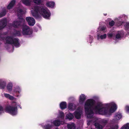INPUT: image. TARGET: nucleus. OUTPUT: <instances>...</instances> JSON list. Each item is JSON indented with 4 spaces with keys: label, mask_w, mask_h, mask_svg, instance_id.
Wrapping results in <instances>:
<instances>
[{
    "label": "nucleus",
    "mask_w": 129,
    "mask_h": 129,
    "mask_svg": "<svg viewBox=\"0 0 129 129\" xmlns=\"http://www.w3.org/2000/svg\"><path fill=\"white\" fill-rule=\"evenodd\" d=\"M74 115L75 118L77 119H79L81 118V114L80 112L75 111L74 113Z\"/></svg>",
    "instance_id": "obj_15"
},
{
    "label": "nucleus",
    "mask_w": 129,
    "mask_h": 129,
    "mask_svg": "<svg viewBox=\"0 0 129 129\" xmlns=\"http://www.w3.org/2000/svg\"><path fill=\"white\" fill-rule=\"evenodd\" d=\"M86 99V97L83 94L80 95L79 97V102L81 104H82L85 101Z\"/></svg>",
    "instance_id": "obj_12"
},
{
    "label": "nucleus",
    "mask_w": 129,
    "mask_h": 129,
    "mask_svg": "<svg viewBox=\"0 0 129 129\" xmlns=\"http://www.w3.org/2000/svg\"><path fill=\"white\" fill-rule=\"evenodd\" d=\"M6 41L7 43L13 44L16 47L18 46L19 45V39L18 38H13L12 37L8 36L6 37Z\"/></svg>",
    "instance_id": "obj_5"
},
{
    "label": "nucleus",
    "mask_w": 129,
    "mask_h": 129,
    "mask_svg": "<svg viewBox=\"0 0 129 129\" xmlns=\"http://www.w3.org/2000/svg\"><path fill=\"white\" fill-rule=\"evenodd\" d=\"M6 13L7 12L5 9L3 10L2 12L0 13V18L6 15Z\"/></svg>",
    "instance_id": "obj_25"
},
{
    "label": "nucleus",
    "mask_w": 129,
    "mask_h": 129,
    "mask_svg": "<svg viewBox=\"0 0 129 129\" xmlns=\"http://www.w3.org/2000/svg\"><path fill=\"white\" fill-rule=\"evenodd\" d=\"M102 123L104 125H105L108 122L107 120H103L101 121Z\"/></svg>",
    "instance_id": "obj_36"
},
{
    "label": "nucleus",
    "mask_w": 129,
    "mask_h": 129,
    "mask_svg": "<svg viewBox=\"0 0 129 129\" xmlns=\"http://www.w3.org/2000/svg\"><path fill=\"white\" fill-rule=\"evenodd\" d=\"M4 111V109L3 107L0 105V111Z\"/></svg>",
    "instance_id": "obj_45"
},
{
    "label": "nucleus",
    "mask_w": 129,
    "mask_h": 129,
    "mask_svg": "<svg viewBox=\"0 0 129 129\" xmlns=\"http://www.w3.org/2000/svg\"><path fill=\"white\" fill-rule=\"evenodd\" d=\"M26 20L28 23L29 25L33 26L34 25L35 23V21L33 18L30 17H26Z\"/></svg>",
    "instance_id": "obj_9"
},
{
    "label": "nucleus",
    "mask_w": 129,
    "mask_h": 129,
    "mask_svg": "<svg viewBox=\"0 0 129 129\" xmlns=\"http://www.w3.org/2000/svg\"><path fill=\"white\" fill-rule=\"evenodd\" d=\"M52 126L49 124L45 125H44V127L45 129H51Z\"/></svg>",
    "instance_id": "obj_29"
},
{
    "label": "nucleus",
    "mask_w": 129,
    "mask_h": 129,
    "mask_svg": "<svg viewBox=\"0 0 129 129\" xmlns=\"http://www.w3.org/2000/svg\"><path fill=\"white\" fill-rule=\"evenodd\" d=\"M115 24V22L113 20H112L111 22L109 23V25L111 26H113Z\"/></svg>",
    "instance_id": "obj_35"
},
{
    "label": "nucleus",
    "mask_w": 129,
    "mask_h": 129,
    "mask_svg": "<svg viewBox=\"0 0 129 129\" xmlns=\"http://www.w3.org/2000/svg\"><path fill=\"white\" fill-rule=\"evenodd\" d=\"M95 103V101L92 99H88L85 102L84 109L85 113L87 117L91 118L92 117L94 114L93 106Z\"/></svg>",
    "instance_id": "obj_2"
},
{
    "label": "nucleus",
    "mask_w": 129,
    "mask_h": 129,
    "mask_svg": "<svg viewBox=\"0 0 129 129\" xmlns=\"http://www.w3.org/2000/svg\"><path fill=\"white\" fill-rule=\"evenodd\" d=\"M14 35L15 36H20L21 35L20 32L19 31H16L14 33Z\"/></svg>",
    "instance_id": "obj_34"
},
{
    "label": "nucleus",
    "mask_w": 129,
    "mask_h": 129,
    "mask_svg": "<svg viewBox=\"0 0 129 129\" xmlns=\"http://www.w3.org/2000/svg\"><path fill=\"white\" fill-rule=\"evenodd\" d=\"M7 20L4 18L0 21V30L4 28L7 25Z\"/></svg>",
    "instance_id": "obj_10"
},
{
    "label": "nucleus",
    "mask_w": 129,
    "mask_h": 129,
    "mask_svg": "<svg viewBox=\"0 0 129 129\" xmlns=\"http://www.w3.org/2000/svg\"><path fill=\"white\" fill-rule=\"evenodd\" d=\"M39 13L43 17L48 19L50 16L51 13L48 9L45 7L39 6Z\"/></svg>",
    "instance_id": "obj_3"
},
{
    "label": "nucleus",
    "mask_w": 129,
    "mask_h": 129,
    "mask_svg": "<svg viewBox=\"0 0 129 129\" xmlns=\"http://www.w3.org/2000/svg\"><path fill=\"white\" fill-rule=\"evenodd\" d=\"M74 117L73 115L71 113H69L66 116V119H69L70 120H72Z\"/></svg>",
    "instance_id": "obj_17"
},
{
    "label": "nucleus",
    "mask_w": 129,
    "mask_h": 129,
    "mask_svg": "<svg viewBox=\"0 0 129 129\" xmlns=\"http://www.w3.org/2000/svg\"><path fill=\"white\" fill-rule=\"evenodd\" d=\"M122 117V115L120 113H117L116 114L115 117V118L117 120H119Z\"/></svg>",
    "instance_id": "obj_26"
},
{
    "label": "nucleus",
    "mask_w": 129,
    "mask_h": 129,
    "mask_svg": "<svg viewBox=\"0 0 129 129\" xmlns=\"http://www.w3.org/2000/svg\"><path fill=\"white\" fill-rule=\"evenodd\" d=\"M55 3L53 2H47L46 4V6L52 8L54 7Z\"/></svg>",
    "instance_id": "obj_20"
},
{
    "label": "nucleus",
    "mask_w": 129,
    "mask_h": 129,
    "mask_svg": "<svg viewBox=\"0 0 129 129\" xmlns=\"http://www.w3.org/2000/svg\"><path fill=\"white\" fill-rule=\"evenodd\" d=\"M67 126L68 129H75L76 128L75 124L73 122L68 124Z\"/></svg>",
    "instance_id": "obj_16"
},
{
    "label": "nucleus",
    "mask_w": 129,
    "mask_h": 129,
    "mask_svg": "<svg viewBox=\"0 0 129 129\" xmlns=\"http://www.w3.org/2000/svg\"><path fill=\"white\" fill-rule=\"evenodd\" d=\"M107 15V14H105V16Z\"/></svg>",
    "instance_id": "obj_48"
},
{
    "label": "nucleus",
    "mask_w": 129,
    "mask_h": 129,
    "mask_svg": "<svg viewBox=\"0 0 129 129\" xmlns=\"http://www.w3.org/2000/svg\"><path fill=\"white\" fill-rule=\"evenodd\" d=\"M23 14L17 13V16L19 21H14L12 24V26L15 28H18L21 26V23L24 22L25 20L22 17Z\"/></svg>",
    "instance_id": "obj_4"
},
{
    "label": "nucleus",
    "mask_w": 129,
    "mask_h": 129,
    "mask_svg": "<svg viewBox=\"0 0 129 129\" xmlns=\"http://www.w3.org/2000/svg\"><path fill=\"white\" fill-rule=\"evenodd\" d=\"M17 109V107L11 106H7L5 108L6 112L13 115H15L16 114Z\"/></svg>",
    "instance_id": "obj_7"
},
{
    "label": "nucleus",
    "mask_w": 129,
    "mask_h": 129,
    "mask_svg": "<svg viewBox=\"0 0 129 129\" xmlns=\"http://www.w3.org/2000/svg\"><path fill=\"white\" fill-rule=\"evenodd\" d=\"M23 11V10L21 9H19L17 10V13H22Z\"/></svg>",
    "instance_id": "obj_38"
},
{
    "label": "nucleus",
    "mask_w": 129,
    "mask_h": 129,
    "mask_svg": "<svg viewBox=\"0 0 129 129\" xmlns=\"http://www.w3.org/2000/svg\"><path fill=\"white\" fill-rule=\"evenodd\" d=\"M118 126L117 125H114L110 127V129H118Z\"/></svg>",
    "instance_id": "obj_31"
},
{
    "label": "nucleus",
    "mask_w": 129,
    "mask_h": 129,
    "mask_svg": "<svg viewBox=\"0 0 129 129\" xmlns=\"http://www.w3.org/2000/svg\"><path fill=\"white\" fill-rule=\"evenodd\" d=\"M60 115L61 117H63L64 116V113L62 112H60Z\"/></svg>",
    "instance_id": "obj_42"
},
{
    "label": "nucleus",
    "mask_w": 129,
    "mask_h": 129,
    "mask_svg": "<svg viewBox=\"0 0 129 129\" xmlns=\"http://www.w3.org/2000/svg\"><path fill=\"white\" fill-rule=\"evenodd\" d=\"M4 95L7 98H9V96H10V95L9 94H7V93H4Z\"/></svg>",
    "instance_id": "obj_39"
},
{
    "label": "nucleus",
    "mask_w": 129,
    "mask_h": 129,
    "mask_svg": "<svg viewBox=\"0 0 129 129\" xmlns=\"http://www.w3.org/2000/svg\"><path fill=\"white\" fill-rule=\"evenodd\" d=\"M113 35L112 34L110 33L108 34V36L109 38H111L113 36Z\"/></svg>",
    "instance_id": "obj_40"
},
{
    "label": "nucleus",
    "mask_w": 129,
    "mask_h": 129,
    "mask_svg": "<svg viewBox=\"0 0 129 129\" xmlns=\"http://www.w3.org/2000/svg\"><path fill=\"white\" fill-rule=\"evenodd\" d=\"M106 34H104L103 35H102L100 36V38L101 39H105L106 38Z\"/></svg>",
    "instance_id": "obj_37"
},
{
    "label": "nucleus",
    "mask_w": 129,
    "mask_h": 129,
    "mask_svg": "<svg viewBox=\"0 0 129 129\" xmlns=\"http://www.w3.org/2000/svg\"><path fill=\"white\" fill-rule=\"evenodd\" d=\"M13 85L11 83H9L7 86V89L9 92H11L12 90Z\"/></svg>",
    "instance_id": "obj_19"
},
{
    "label": "nucleus",
    "mask_w": 129,
    "mask_h": 129,
    "mask_svg": "<svg viewBox=\"0 0 129 129\" xmlns=\"http://www.w3.org/2000/svg\"><path fill=\"white\" fill-rule=\"evenodd\" d=\"M61 123V122L58 120H54L53 122V124L56 126H59Z\"/></svg>",
    "instance_id": "obj_18"
},
{
    "label": "nucleus",
    "mask_w": 129,
    "mask_h": 129,
    "mask_svg": "<svg viewBox=\"0 0 129 129\" xmlns=\"http://www.w3.org/2000/svg\"><path fill=\"white\" fill-rule=\"evenodd\" d=\"M120 129H129V123H127L123 125Z\"/></svg>",
    "instance_id": "obj_27"
},
{
    "label": "nucleus",
    "mask_w": 129,
    "mask_h": 129,
    "mask_svg": "<svg viewBox=\"0 0 129 129\" xmlns=\"http://www.w3.org/2000/svg\"><path fill=\"white\" fill-rule=\"evenodd\" d=\"M6 82L4 81H2L0 82V89H3L6 86Z\"/></svg>",
    "instance_id": "obj_23"
},
{
    "label": "nucleus",
    "mask_w": 129,
    "mask_h": 129,
    "mask_svg": "<svg viewBox=\"0 0 129 129\" xmlns=\"http://www.w3.org/2000/svg\"><path fill=\"white\" fill-rule=\"evenodd\" d=\"M8 99H9L10 100H12L14 99V98L13 96H11L10 95V96H9Z\"/></svg>",
    "instance_id": "obj_44"
},
{
    "label": "nucleus",
    "mask_w": 129,
    "mask_h": 129,
    "mask_svg": "<svg viewBox=\"0 0 129 129\" xmlns=\"http://www.w3.org/2000/svg\"><path fill=\"white\" fill-rule=\"evenodd\" d=\"M22 33L23 35H30L33 33L32 30L30 29L28 26L23 25L22 26Z\"/></svg>",
    "instance_id": "obj_6"
},
{
    "label": "nucleus",
    "mask_w": 129,
    "mask_h": 129,
    "mask_svg": "<svg viewBox=\"0 0 129 129\" xmlns=\"http://www.w3.org/2000/svg\"><path fill=\"white\" fill-rule=\"evenodd\" d=\"M124 33L123 31H120L119 33L116 35V38L117 39H119L121 38V36L124 35Z\"/></svg>",
    "instance_id": "obj_22"
},
{
    "label": "nucleus",
    "mask_w": 129,
    "mask_h": 129,
    "mask_svg": "<svg viewBox=\"0 0 129 129\" xmlns=\"http://www.w3.org/2000/svg\"><path fill=\"white\" fill-rule=\"evenodd\" d=\"M107 15V14H105V16Z\"/></svg>",
    "instance_id": "obj_47"
},
{
    "label": "nucleus",
    "mask_w": 129,
    "mask_h": 129,
    "mask_svg": "<svg viewBox=\"0 0 129 129\" xmlns=\"http://www.w3.org/2000/svg\"><path fill=\"white\" fill-rule=\"evenodd\" d=\"M60 108L62 110L67 108V103L66 102H62L60 104Z\"/></svg>",
    "instance_id": "obj_14"
},
{
    "label": "nucleus",
    "mask_w": 129,
    "mask_h": 129,
    "mask_svg": "<svg viewBox=\"0 0 129 129\" xmlns=\"http://www.w3.org/2000/svg\"><path fill=\"white\" fill-rule=\"evenodd\" d=\"M34 9V12H31L32 15L36 18H39L40 17V15L38 14V13H39V6H35Z\"/></svg>",
    "instance_id": "obj_8"
},
{
    "label": "nucleus",
    "mask_w": 129,
    "mask_h": 129,
    "mask_svg": "<svg viewBox=\"0 0 129 129\" xmlns=\"http://www.w3.org/2000/svg\"><path fill=\"white\" fill-rule=\"evenodd\" d=\"M124 110L127 113H129V106L126 105L125 107Z\"/></svg>",
    "instance_id": "obj_33"
},
{
    "label": "nucleus",
    "mask_w": 129,
    "mask_h": 129,
    "mask_svg": "<svg viewBox=\"0 0 129 129\" xmlns=\"http://www.w3.org/2000/svg\"><path fill=\"white\" fill-rule=\"evenodd\" d=\"M21 92V89L20 87L18 86L16 87L14 90V95L16 96H18Z\"/></svg>",
    "instance_id": "obj_11"
},
{
    "label": "nucleus",
    "mask_w": 129,
    "mask_h": 129,
    "mask_svg": "<svg viewBox=\"0 0 129 129\" xmlns=\"http://www.w3.org/2000/svg\"><path fill=\"white\" fill-rule=\"evenodd\" d=\"M124 21H120L118 23V24H119V25L120 26L122 24L124 23Z\"/></svg>",
    "instance_id": "obj_43"
},
{
    "label": "nucleus",
    "mask_w": 129,
    "mask_h": 129,
    "mask_svg": "<svg viewBox=\"0 0 129 129\" xmlns=\"http://www.w3.org/2000/svg\"><path fill=\"white\" fill-rule=\"evenodd\" d=\"M106 28V27H102L100 29V30L101 31H103L105 30Z\"/></svg>",
    "instance_id": "obj_41"
},
{
    "label": "nucleus",
    "mask_w": 129,
    "mask_h": 129,
    "mask_svg": "<svg viewBox=\"0 0 129 129\" xmlns=\"http://www.w3.org/2000/svg\"><path fill=\"white\" fill-rule=\"evenodd\" d=\"M23 3L26 6L30 5V0H22Z\"/></svg>",
    "instance_id": "obj_21"
},
{
    "label": "nucleus",
    "mask_w": 129,
    "mask_h": 129,
    "mask_svg": "<svg viewBox=\"0 0 129 129\" xmlns=\"http://www.w3.org/2000/svg\"><path fill=\"white\" fill-rule=\"evenodd\" d=\"M89 37H90V38H91V37L92 38V37H91V36L90 35H89Z\"/></svg>",
    "instance_id": "obj_46"
},
{
    "label": "nucleus",
    "mask_w": 129,
    "mask_h": 129,
    "mask_svg": "<svg viewBox=\"0 0 129 129\" xmlns=\"http://www.w3.org/2000/svg\"><path fill=\"white\" fill-rule=\"evenodd\" d=\"M34 3L37 5H39L41 3V0H33Z\"/></svg>",
    "instance_id": "obj_32"
},
{
    "label": "nucleus",
    "mask_w": 129,
    "mask_h": 129,
    "mask_svg": "<svg viewBox=\"0 0 129 129\" xmlns=\"http://www.w3.org/2000/svg\"><path fill=\"white\" fill-rule=\"evenodd\" d=\"M94 125L97 129H102L103 128L102 125L100 124L99 123L96 122L95 123Z\"/></svg>",
    "instance_id": "obj_24"
},
{
    "label": "nucleus",
    "mask_w": 129,
    "mask_h": 129,
    "mask_svg": "<svg viewBox=\"0 0 129 129\" xmlns=\"http://www.w3.org/2000/svg\"><path fill=\"white\" fill-rule=\"evenodd\" d=\"M117 107L115 104H102L101 103H98L94 108L95 112L102 115H107L112 110L115 111Z\"/></svg>",
    "instance_id": "obj_1"
},
{
    "label": "nucleus",
    "mask_w": 129,
    "mask_h": 129,
    "mask_svg": "<svg viewBox=\"0 0 129 129\" xmlns=\"http://www.w3.org/2000/svg\"><path fill=\"white\" fill-rule=\"evenodd\" d=\"M73 104L72 103H70L69 104L68 108L70 110H72L73 109Z\"/></svg>",
    "instance_id": "obj_30"
},
{
    "label": "nucleus",
    "mask_w": 129,
    "mask_h": 129,
    "mask_svg": "<svg viewBox=\"0 0 129 129\" xmlns=\"http://www.w3.org/2000/svg\"><path fill=\"white\" fill-rule=\"evenodd\" d=\"M124 26L125 30H129V22H126L124 25Z\"/></svg>",
    "instance_id": "obj_28"
},
{
    "label": "nucleus",
    "mask_w": 129,
    "mask_h": 129,
    "mask_svg": "<svg viewBox=\"0 0 129 129\" xmlns=\"http://www.w3.org/2000/svg\"><path fill=\"white\" fill-rule=\"evenodd\" d=\"M15 2L16 1L15 0H12L7 6V9H10L12 8L15 5Z\"/></svg>",
    "instance_id": "obj_13"
}]
</instances>
